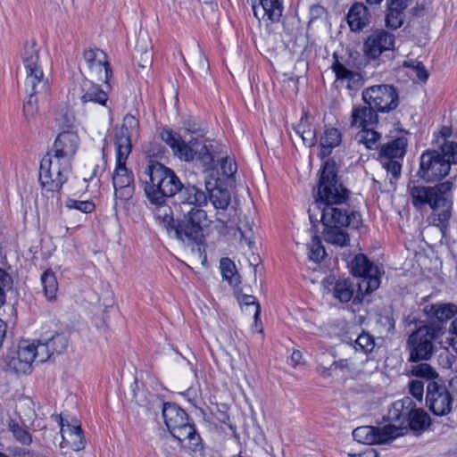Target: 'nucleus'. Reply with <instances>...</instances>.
<instances>
[{
  "mask_svg": "<svg viewBox=\"0 0 457 457\" xmlns=\"http://www.w3.org/2000/svg\"><path fill=\"white\" fill-rule=\"evenodd\" d=\"M62 447H69L73 451H79L85 447L84 436L80 422L75 419L68 420L60 417Z\"/></svg>",
  "mask_w": 457,
  "mask_h": 457,
  "instance_id": "22",
  "label": "nucleus"
},
{
  "mask_svg": "<svg viewBox=\"0 0 457 457\" xmlns=\"http://www.w3.org/2000/svg\"><path fill=\"white\" fill-rule=\"evenodd\" d=\"M303 358L302 353L298 350H295L291 354V361L294 365H297L300 363Z\"/></svg>",
  "mask_w": 457,
  "mask_h": 457,
  "instance_id": "59",
  "label": "nucleus"
},
{
  "mask_svg": "<svg viewBox=\"0 0 457 457\" xmlns=\"http://www.w3.org/2000/svg\"><path fill=\"white\" fill-rule=\"evenodd\" d=\"M400 419V410L396 408V403L389 409L386 420L383 426H361L353 431V437L364 445H388L400 436V426L392 423Z\"/></svg>",
  "mask_w": 457,
  "mask_h": 457,
  "instance_id": "8",
  "label": "nucleus"
},
{
  "mask_svg": "<svg viewBox=\"0 0 457 457\" xmlns=\"http://www.w3.org/2000/svg\"><path fill=\"white\" fill-rule=\"evenodd\" d=\"M377 271H373L370 275H365L364 277L360 278L358 282L359 289L361 291H365L366 293H370L377 288H378L380 280L379 278L376 275Z\"/></svg>",
  "mask_w": 457,
  "mask_h": 457,
  "instance_id": "45",
  "label": "nucleus"
},
{
  "mask_svg": "<svg viewBox=\"0 0 457 457\" xmlns=\"http://www.w3.org/2000/svg\"><path fill=\"white\" fill-rule=\"evenodd\" d=\"M406 375L427 379H434L438 376L436 370L428 363H420L411 366L410 370H406Z\"/></svg>",
  "mask_w": 457,
  "mask_h": 457,
  "instance_id": "41",
  "label": "nucleus"
},
{
  "mask_svg": "<svg viewBox=\"0 0 457 457\" xmlns=\"http://www.w3.org/2000/svg\"><path fill=\"white\" fill-rule=\"evenodd\" d=\"M79 145V137L76 132L63 131L56 137L53 147L54 154L51 155L71 162V159L76 154Z\"/></svg>",
  "mask_w": 457,
  "mask_h": 457,
  "instance_id": "23",
  "label": "nucleus"
},
{
  "mask_svg": "<svg viewBox=\"0 0 457 457\" xmlns=\"http://www.w3.org/2000/svg\"><path fill=\"white\" fill-rule=\"evenodd\" d=\"M137 60L138 66L141 68H145L151 64L152 62V54H146L139 56H136Z\"/></svg>",
  "mask_w": 457,
  "mask_h": 457,
  "instance_id": "55",
  "label": "nucleus"
},
{
  "mask_svg": "<svg viewBox=\"0 0 457 457\" xmlns=\"http://www.w3.org/2000/svg\"><path fill=\"white\" fill-rule=\"evenodd\" d=\"M34 351L35 360H37L38 362H43L48 360L54 353L49 349L48 345L46 341L43 340V336L36 344L34 342Z\"/></svg>",
  "mask_w": 457,
  "mask_h": 457,
  "instance_id": "47",
  "label": "nucleus"
},
{
  "mask_svg": "<svg viewBox=\"0 0 457 457\" xmlns=\"http://www.w3.org/2000/svg\"><path fill=\"white\" fill-rule=\"evenodd\" d=\"M347 22L353 31H360L370 22L368 8L361 3H355L347 14Z\"/></svg>",
  "mask_w": 457,
  "mask_h": 457,
  "instance_id": "26",
  "label": "nucleus"
},
{
  "mask_svg": "<svg viewBox=\"0 0 457 457\" xmlns=\"http://www.w3.org/2000/svg\"><path fill=\"white\" fill-rule=\"evenodd\" d=\"M450 165L444 162L438 151L428 150L420 156L419 175L427 182L441 180L449 174Z\"/></svg>",
  "mask_w": 457,
  "mask_h": 457,
  "instance_id": "14",
  "label": "nucleus"
},
{
  "mask_svg": "<svg viewBox=\"0 0 457 457\" xmlns=\"http://www.w3.org/2000/svg\"><path fill=\"white\" fill-rule=\"evenodd\" d=\"M209 184H206V189L209 192V195L206 196L209 198L213 207L217 211H225L230 204V193L228 189L220 188V187H213L210 188ZM205 195H207L205 194ZM220 214V212H217V215Z\"/></svg>",
  "mask_w": 457,
  "mask_h": 457,
  "instance_id": "31",
  "label": "nucleus"
},
{
  "mask_svg": "<svg viewBox=\"0 0 457 457\" xmlns=\"http://www.w3.org/2000/svg\"><path fill=\"white\" fill-rule=\"evenodd\" d=\"M370 4H378L381 0H366ZM386 26L391 29L400 28V0H386Z\"/></svg>",
  "mask_w": 457,
  "mask_h": 457,
  "instance_id": "28",
  "label": "nucleus"
},
{
  "mask_svg": "<svg viewBox=\"0 0 457 457\" xmlns=\"http://www.w3.org/2000/svg\"><path fill=\"white\" fill-rule=\"evenodd\" d=\"M339 351L342 355L345 357L340 358L337 361H333L331 362V366H334V370H340L344 372L353 373L357 371V365L355 360L358 358V355H354L353 353L345 352L342 348V345L339 347Z\"/></svg>",
  "mask_w": 457,
  "mask_h": 457,
  "instance_id": "36",
  "label": "nucleus"
},
{
  "mask_svg": "<svg viewBox=\"0 0 457 457\" xmlns=\"http://www.w3.org/2000/svg\"><path fill=\"white\" fill-rule=\"evenodd\" d=\"M71 172V164L69 161L58 159L48 154L40 162L39 180L43 190L58 192Z\"/></svg>",
  "mask_w": 457,
  "mask_h": 457,
  "instance_id": "10",
  "label": "nucleus"
},
{
  "mask_svg": "<svg viewBox=\"0 0 457 457\" xmlns=\"http://www.w3.org/2000/svg\"><path fill=\"white\" fill-rule=\"evenodd\" d=\"M443 157L444 162H448L449 165L457 164V143L453 141H445L438 151Z\"/></svg>",
  "mask_w": 457,
  "mask_h": 457,
  "instance_id": "43",
  "label": "nucleus"
},
{
  "mask_svg": "<svg viewBox=\"0 0 457 457\" xmlns=\"http://www.w3.org/2000/svg\"><path fill=\"white\" fill-rule=\"evenodd\" d=\"M9 429L12 433L14 438L21 445H29L32 442L30 434L15 421H10Z\"/></svg>",
  "mask_w": 457,
  "mask_h": 457,
  "instance_id": "44",
  "label": "nucleus"
},
{
  "mask_svg": "<svg viewBox=\"0 0 457 457\" xmlns=\"http://www.w3.org/2000/svg\"><path fill=\"white\" fill-rule=\"evenodd\" d=\"M357 457H378V453L375 449L369 447L363 452L358 453Z\"/></svg>",
  "mask_w": 457,
  "mask_h": 457,
  "instance_id": "58",
  "label": "nucleus"
},
{
  "mask_svg": "<svg viewBox=\"0 0 457 457\" xmlns=\"http://www.w3.org/2000/svg\"><path fill=\"white\" fill-rule=\"evenodd\" d=\"M43 340L48 345L54 354L62 353L68 346V337L63 333L45 332L42 334Z\"/></svg>",
  "mask_w": 457,
  "mask_h": 457,
  "instance_id": "32",
  "label": "nucleus"
},
{
  "mask_svg": "<svg viewBox=\"0 0 457 457\" xmlns=\"http://www.w3.org/2000/svg\"><path fill=\"white\" fill-rule=\"evenodd\" d=\"M452 189L453 183L449 180L434 187H413L410 191L411 203L415 207L428 204L433 211L437 212L433 223L443 229L447 227L452 215Z\"/></svg>",
  "mask_w": 457,
  "mask_h": 457,
  "instance_id": "5",
  "label": "nucleus"
},
{
  "mask_svg": "<svg viewBox=\"0 0 457 457\" xmlns=\"http://www.w3.org/2000/svg\"><path fill=\"white\" fill-rule=\"evenodd\" d=\"M332 69L337 79L351 81L359 76L356 72L347 69L338 60L333 63Z\"/></svg>",
  "mask_w": 457,
  "mask_h": 457,
  "instance_id": "48",
  "label": "nucleus"
},
{
  "mask_svg": "<svg viewBox=\"0 0 457 457\" xmlns=\"http://www.w3.org/2000/svg\"><path fill=\"white\" fill-rule=\"evenodd\" d=\"M424 312L428 318L445 322L457 313V306L453 303H435L424 307Z\"/></svg>",
  "mask_w": 457,
  "mask_h": 457,
  "instance_id": "27",
  "label": "nucleus"
},
{
  "mask_svg": "<svg viewBox=\"0 0 457 457\" xmlns=\"http://www.w3.org/2000/svg\"><path fill=\"white\" fill-rule=\"evenodd\" d=\"M41 282L46 298L48 300L55 299L58 291V282L54 272L51 270L45 271L41 276Z\"/></svg>",
  "mask_w": 457,
  "mask_h": 457,
  "instance_id": "39",
  "label": "nucleus"
},
{
  "mask_svg": "<svg viewBox=\"0 0 457 457\" xmlns=\"http://www.w3.org/2000/svg\"><path fill=\"white\" fill-rule=\"evenodd\" d=\"M129 155L121 156V153H116V166L112 174L115 206H122L134 194V178L126 168Z\"/></svg>",
  "mask_w": 457,
  "mask_h": 457,
  "instance_id": "11",
  "label": "nucleus"
},
{
  "mask_svg": "<svg viewBox=\"0 0 457 457\" xmlns=\"http://www.w3.org/2000/svg\"><path fill=\"white\" fill-rule=\"evenodd\" d=\"M89 76L96 80L104 81L105 87L111 89L110 79L112 71L108 62L107 54L101 49H87L83 54Z\"/></svg>",
  "mask_w": 457,
  "mask_h": 457,
  "instance_id": "15",
  "label": "nucleus"
},
{
  "mask_svg": "<svg viewBox=\"0 0 457 457\" xmlns=\"http://www.w3.org/2000/svg\"><path fill=\"white\" fill-rule=\"evenodd\" d=\"M395 37L383 29L373 31L364 41L363 52L371 59L378 58L385 51L393 49Z\"/></svg>",
  "mask_w": 457,
  "mask_h": 457,
  "instance_id": "21",
  "label": "nucleus"
},
{
  "mask_svg": "<svg viewBox=\"0 0 457 457\" xmlns=\"http://www.w3.org/2000/svg\"><path fill=\"white\" fill-rule=\"evenodd\" d=\"M352 270L353 275L362 278L365 275H370L373 271H378V269L370 262L365 255L358 254L352 262Z\"/></svg>",
  "mask_w": 457,
  "mask_h": 457,
  "instance_id": "38",
  "label": "nucleus"
},
{
  "mask_svg": "<svg viewBox=\"0 0 457 457\" xmlns=\"http://www.w3.org/2000/svg\"><path fill=\"white\" fill-rule=\"evenodd\" d=\"M183 125L190 138H182L179 134L170 129H163L161 132L162 139L180 160L195 161L209 168L218 154L219 144L204 137V129L195 119L188 118L184 120Z\"/></svg>",
  "mask_w": 457,
  "mask_h": 457,
  "instance_id": "2",
  "label": "nucleus"
},
{
  "mask_svg": "<svg viewBox=\"0 0 457 457\" xmlns=\"http://www.w3.org/2000/svg\"><path fill=\"white\" fill-rule=\"evenodd\" d=\"M439 326L424 325L413 331L407 339L406 348L410 353V361L429 360L435 352L434 341L440 337Z\"/></svg>",
  "mask_w": 457,
  "mask_h": 457,
  "instance_id": "9",
  "label": "nucleus"
},
{
  "mask_svg": "<svg viewBox=\"0 0 457 457\" xmlns=\"http://www.w3.org/2000/svg\"><path fill=\"white\" fill-rule=\"evenodd\" d=\"M310 260L320 262L323 260L326 252L321 245L320 240L317 237H313L312 242L308 245Z\"/></svg>",
  "mask_w": 457,
  "mask_h": 457,
  "instance_id": "46",
  "label": "nucleus"
},
{
  "mask_svg": "<svg viewBox=\"0 0 457 457\" xmlns=\"http://www.w3.org/2000/svg\"><path fill=\"white\" fill-rule=\"evenodd\" d=\"M379 138L380 134L378 133L374 128L361 129L355 137V139L359 143L363 144L368 149H374Z\"/></svg>",
  "mask_w": 457,
  "mask_h": 457,
  "instance_id": "40",
  "label": "nucleus"
},
{
  "mask_svg": "<svg viewBox=\"0 0 457 457\" xmlns=\"http://www.w3.org/2000/svg\"><path fill=\"white\" fill-rule=\"evenodd\" d=\"M137 54L143 55L151 53V43L146 35H140L136 44Z\"/></svg>",
  "mask_w": 457,
  "mask_h": 457,
  "instance_id": "52",
  "label": "nucleus"
},
{
  "mask_svg": "<svg viewBox=\"0 0 457 457\" xmlns=\"http://www.w3.org/2000/svg\"><path fill=\"white\" fill-rule=\"evenodd\" d=\"M347 199L348 190L337 181L336 162L331 160L326 161L320 175L317 196L308 211L310 219L313 220L316 209L323 205H341Z\"/></svg>",
  "mask_w": 457,
  "mask_h": 457,
  "instance_id": "6",
  "label": "nucleus"
},
{
  "mask_svg": "<svg viewBox=\"0 0 457 457\" xmlns=\"http://www.w3.org/2000/svg\"><path fill=\"white\" fill-rule=\"evenodd\" d=\"M378 112L369 104L353 108L352 112L351 126L366 129L374 128L378 122Z\"/></svg>",
  "mask_w": 457,
  "mask_h": 457,
  "instance_id": "25",
  "label": "nucleus"
},
{
  "mask_svg": "<svg viewBox=\"0 0 457 457\" xmlns=\"http://www.w3.org/2000/svg\"><path fill=\"white\" fill-rule=\"evenodd\" d=\"M452 128L444 126L440 129V135L445 139V142L447 141L446 138L450 137L452 135Z\"/></svg>",
  "mask_w": 457,
  "mask_h": 457,
  "instance_id": "60",
  "label": "nucleus"
},
{
  "mask_svg": "<svg viewBox=\"0 0 457 457\" xmlns=\"http://www.w3.org/2000/svg\"><path fill=\"white\" fill-rule=\"evenodd\" d=\"M220 268L222 278L232 287L240 283V278L236 270L235 263L229 258H222L220 262Z\"/></svg>",
  "mask_w": 457,
  "mask_h": 457,
  "instance_id": "37",
  "label": "nucleus"
},
{
  "mask_svg": "<svg viewBox=\"0 0 457 457\" xmlns=\"http://www.w3.org/2000/svg\"><path fill=\"white\" fill-rule=\"evenodd\" d=\"M409 394L418 402L421 403L424 395V384L421 380L412 379L408 383Z\"/></svg>",
  "mask_w": 457,
  "mask_h": 457,
  "instance_id": "50",
  "label": "nucleus"
},
{
  "mask_svg": "<svg viewBox=\"0 0 457 457\" xmlns=\"http://www.w3.org/2000/svg\"><path fill=\"white\" fill-rule=\"evenodd\" d=\"M239 231L241 233V238L245 240V242L248 245L249 247H252L253 241L247 236L246 231L242 230L241 228H239Z\"/></svg>",
  "mask_w": 457,
  "mask_h": 457,
  "instance_id": "63",
  "label": "nucleus"
},
{
  "mask_svg": "<svg viewBox=\"0 0 457 457\" xmlns=\"http://www.w3.org/2000/svg\"><path fill=\"white\" fill-rule=\"evenodd\" d=\"M5 334H6V325L0 319V347L3 345V342H4V339L5 337Z\"/></svg>",
  "mask_w": 457,
  "mask_h": 457,
  "instance_id": "61",
  "label": "nucleus"
},
{
  "mask_svg": "<svg viewBox=\"0 0 457 457\" xmlns=\"http://www.w3.org/2000/svg\"><path fill=\"white\" fill-rule=\"evenodd\" d=\"M221 170L224 175L229 177L237 170L236 163L231 159H225L221 163Z\"/></svg>",
  "mask_w": 457,
  "mask_h": 457,
  "instance_id": "54",
  "label": "nucleus"
},
{
  "mask_svg": "<svg viewBox=\"0 0 457 457\" xmlns=\"http://www.w3.org/2000/svg\"><path fill=\"white\" fill-rule=\"evenodd\" d=\"M42 48L31 40L24 46L22 62L25 70L24 89L29 99L23 104V115L29 125L34 124L38 115L37 98L49 92L48 80L43 72Z\"/></svg>",
  "mask_w": 457,
  "mask_h": 457,
  "instance_id": "3",
  "label": "nucleus"
},
{
  "mask_svg": "<svg viewBox=\"0 0 457 457\" xmlns=\"http://www.w3.org/2000/svg\"><path fill=\"white\" fill-rule=\"evenodd\" d=\"M424 9H425V6L423 4V3L421 4H417L413 8H411L409 12L412 15V16H420L422 15L423 12H424Z\"/></svg>",
  "mask_w": 457,
  "mask_h": 457,
  "instance_id": "57",
  "label": "nucleus"
},
{
  "mask_svg": "<svg viewBox=\"0 0 457 457\" xmlns=\"http://www.w3.org/2000/svg\"><path fill=\"white\" fill-rule=\"evenodd\" d=\"M449 389L451 390L452 394L457 396V376L453 377L449 381Z\"/></svg>",
  "mask_w": 457,
  "mask_h": 457,
  "instance_id": "62",
  "label": "nucleus"
},
{
  "mask_svg": "<svg viewBox=\"0 0 457 457\" xmlns=\"http://www.w3.org/2000/svg\"><path fill=\"white\" fill-rule=\"evenodd\" d=\"M252 4L254 16L258 20L279 21L283 12L282 0H247Z\"/></svg>",
  "mask_w": 457,
  "mask_h": 457,
  "instance_id": "24",
  "label": "nucleus"
},
{
  "mask_svg": "<svg viewBox=\"0 0 457 457\" xmlns=\"http://www.w3.org/2000/svg\"><path fill=\"white\" fill-rule=\"evenodd\" d=\"M295 133L301 137L306 146H313L316 144L315 129L307 123V117L303 116L300 122L294 127Z\"/></svg>",
  "mask_w": 457,
  "mask_h": 457,
  "instance_id": "35",
  "label": "nucleus"
},
{
  "mask_svg": "<svg viewBox=\"0 0 457 457\" xmlns=\"http://www.w3.org/2000/svg\"><path fill=\"white\" fill-rule=\"evenodd\" d=\"M375 346L373 337L366 333L360 335L354 341V344L346 343L342 345V348L348 353H353L358 355L360 352L367 354L370 353Z\"/></svg>",
  "mask_w": 457,
  "mask_h": 457,
  "instance_id": "30",
  "label": "nucleus"
},
{
  "mask_svg": "<svg viewBox=\"0 0 457 457\" xmlns=\"http://www.w3.org/2000/svg\"><path fill=\"white\" fill-rule=\"evenodd\" d=\"M332 292L341 303H347L353 295L354 284L350 279H338L335 281Z\"/></svg>",
  "mask_w": 457,
  "mask_h": 457,
  "instance_id": "33",
  "label": "nucleus"
},
{
  "mask_svg": "<svg viewBox=\"0 0 457 457\" xmlns=\"http://www.w3.org/2000/svg\"><path fill=\"white\" fill-rule=\"evenodd\" d=\"M34 350V342L21 341L17 348L10 351L6 357L8 367L18 374L29 372L35 361Z\"/></svg>",
  "mask_w": 457,
  "mask_h": 457,
  "instance_id": "18",
  "label": "nucleus"
},
{
  "mask_svg": "<svg viewBox=\"0 0 457 457\" xmlns=\"http://www.w3.org/2000/svg\"><path fill=\"white\" fill-rule=\"evenodd\" d=\"M402 409H409L407 425L402 426V436L409 432L415 436H420L430 424L429 415L421 408H416V404L408 396L402 399Z\"/></svg>",
  "mask_w": 457,
  "mask_h": 457,
  "instance_id": "16",
  "label": "nucleus"
},
{
  "mask_svg": "<svg viewBox=\"0 0 457 457\" xmlns=\"http://www.w3.org/2000/svg\"><path fill=\"white\" fill-rule=\"evenodd\" d=\"M426 402L429 410L437 416H444L452 411L453 397L449 390L436 381L427 386Z\"/></svg>",
  "mask_w": 457,
  "mask_h": 457,
  "instance_id": "17",
  "label": "nucleus"
},
{
  "mask_svg": "<svg viewBox=\"0 0 457 457\" xmlns=\"http://www.w3.org/2000/svg\"><path fill=\"white\" fill-rule=\"evenodd\" d=\"M65 205L69 209H75L83 213H90L95 209V204L90 201H79L75 199H68Z\"/></svg>",
  "mask_w": 457,
  "mask_h": 457,
  "instance_id": "49",
  "label": "nucleus"
},
{
  "mask_svg": "<svg viewBox=\"0 0 457 457\" xmlns=\"http://www.w3.org/2000/svg\"><path fill=\"white\" fill-rule=\"evenodd\" d=\"M342 136L337 129H327L320 137V157L325 158L328 156L332 149L338 146L341 143Z\"/></svg>",
  "mask_w": 457,
  "mask_h": 457,
  "instance_id": "29",
  "label": "nucleus"
},
{
  "mask_svg": "<svg viewBox=\"0 0 457 457\" xmlns=\"http://www.w3.org/2000/svg\"><path fill=\"white\" fill-rule=\"evenodd\" d=\"M139 136V121L132 114H127L123 118L121 127L115 133L114 145L116 153L130 154L132 149V140Z\"/></svg>",
  "mask_w": 457,
  "mask_h": 457,
  "instance_id": "19",
  "label": "nucleus"
},
{
  "mask_svg": "<svg viewBox=\"0 0 457 457\" xmlns=\"http://www.w3.org/2000/svg\"><path fill=\"white\" fill-rule=\"evenodd\" d=\"M362 99L377 112H386L398 105L397 90L390 85H377L363 91Z\"/></svg>",
  "mask_w": 457,
  "mask_h": 457,
  "instance_id": "13",
  "label": "nucleus"
},
{
  "mask_svg": "<svg viewBox=\"0 0 457 457\" xmlns=\"http://www.w3.org/2000/svg\"><path fill=\"white\" fill-rule=\"evenodd\" d=\"M240 302L242 304H244L245 306H248V307L252 306L253 308L254 320H255V322H257L258 319L260 318L261 307H260V304L256 302L255 297L253 295H245L242 296Z\"/></svg>",
  "mask_w": 457,
  "mask_h": 457,
  "instance_id": "53",
  "label": "nucleus"
},
{
  "mask_svg": "<svg viewBox=\"0 0 457 457\" xmlns=\"http://www.w3.org/2000/svg\"><path fill=\"white\" fill-rule=\"evenodd\" d=\"M402 67L408 70L406 74L410 78H412L413 76H415L417 78V79H419L420 82H423V83L427 82V80L428 79L429 72L426 69L425 65L418 60H415V59L404 60L402 62Z\"/></svg>",
  "mask_w": 457,
  "mask_h": 457,
  "instance_id": "34",
  "label": "nucleus"
},
{
  "mask_svg": "<svg viewBox=\"0 0 457 457\" xmlns=\"http://www.w3.org/2000/svg\"><path fill=\"white\" fill-rule=\"evenodd\" d=\"M11 277L4 270L0 269V308L5 303L6 290L11 287Z\"/></svg>",
  "mask_w": 457,
  "mask_h": 457,
  "instance_id": "51",
  "label": "nucleus"
},
{
  "mask_svg": "<svg viewBox=\"0 0 457 457\" xmlns=\"http://www.w3.org/2000/svg\"><path fill=\"white\" fill-rule=\"evenodd\" d=\"M145 197L155 219L170 237L191 243L203 237L209 224L205 193L194 185H183L170 168L151 162L144 171Z\"/></svg>",
  "mask_w": 457,
  "mask_h": 457,
  "instance_id": "1",
  "label": "nucleus"
},
{
  "mask_svg": "<svg viewBox=\"0 0 457 457\" xmlns=\"http://www.w3.org/2000/svg\"><path fill=\"white\" fill-rule=\"evenodd\" d=\"M400 138L396 137L382 145L379 160L390 176L391 184H396L400 172Z\"/></svg>",
  "mask_w": 457,
  "mask_h": 457,
  "instance_id": "20",
  "label": "nucleus"
},
{
  "mask_svg": "<svg viewBox=\"0 0 457 457\" xmlns=\"http://www.w3.org/2000/svg\"><path fill=\"white\" fill-rule=\"evenodd\" d=\"M198 55H199V66H200V68L203 69V71L207 73L209 71L208 61L201 51L198 52Z\"/></svg>",
  "mask_w": 457,
  "mask_h": 457,
  "instance_id": "56",
  "label": "nucleus"
},
{
  "mask_svg": "<svg viewBox=\"0 0 457 457\" xmlns=\"http://www.w3.org/2000/svg\"><path fill=\"white\" fill-rule=\"evenodd\" d=\"M164 422L174 438L185 447L195 449L201 443L195 425L188 421L184 410L174 403H165L162 408Z\"/></svg>",
  "mask_w": 457,
  "mask_h": 457,
  "instance_id": "7",
  "label": "nucleus"
},
{
  "mask_svg": "<svg viewBox=\"0 0 457 457\" xmlns=\"http://www.w3.org/2000/svg\"><path fill=\"white\" fill-rule=\"evenodd\" d=\"M450 331L457 336V318L452 321L450 326Z\"/></svg>",
  "mask_w": 457,
  "mask_h": 457,
  "instance_id": "64",
  "label": "nucleus"
},
{
  "mask_svg": "<svg viewBox=\"0 0 457 457\" xmlns=\"http://www.w3.org/2000/svg\"><path fill=\"white\" fill-rule=\"evenodd\" d=\"M333 361L336 360L332 353L322 352L317 354L316 361L319 364L320 372L324 378H328L331 375L330 370H334V366H331Z\"/></svg>",
  "mask_w": 457,
  "mask_h": 457,
  "instance_id": "42",
  "label": "nucleus"
},
{
  "mask_svg": "<svg viewBox=\"0 0 457 457\" xmlns=\"http://www.w3.org/2000/svg\"><path fill=\"white\" fill-rule=\"evenodd\" d=\"M110 90L105 86L101 87L100 85L93 82L91 79H84L71 87L69 91V96L74 104H86L93 103L106 107L111 111V108L107 105Z\"/></svg>",
  "mask_w": 457,
  "mask_h": 457,
  "instance_id": "12",
  "label": "nucleus"
},
{
  "mask_svg": "<svg viewBox=\"0 0 457 457\" xmlns=\"http://www.w3.org/2000/svg\"><path fill=\"white\" fill-rule=\"evenodd\" d=\"M320 212V220L324 226L323 236L326 242L338 246L346 245L349 236L345 231L346 227L357 228L361 223V214L357 212H350L341 205H323L316 209V215Z\"/></svg>",
  "mask_w": 457,
  "mask_h": 457,
  "instance_id": "4",
  "label": "nucleus"
}]
</instances>
